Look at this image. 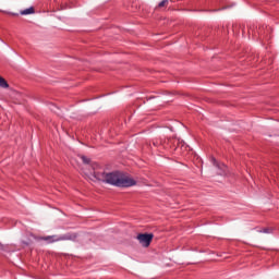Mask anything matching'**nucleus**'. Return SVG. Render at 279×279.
Masks as SVG:
<instances>
[{
    "label": "nucleus",
    "mask_w": 279,
    "mask_h": 279,
    "mask_svg": "<svg viewBox=\"0 0 279 279\" xmlns=\"http://www.w3.org/2000/svg\"><path fill=\"white\" fill-rule=\"evenodd\" d=\"M77 239V233H66L64 235H46L40 236L39 241H46V243H58L60 241H75Z\"/></svg>",
    "instance_id": "nucleus-2"
},
{
    "label": "nucleus",
    "mask_w": 279,
    "mask_h": 279,
    "mask_svg": "<svg viewBox=\"0 0 279 279\" xmlns=\"http://www.w3.org/2000/svg\"><path fill=\"white\" fill-rule=\"evenodd\" d=\"M211 161L214 162V165L217 163V159H215V158H211Z\"/></svg>",
    "instance_id": "nucleus-10"
},
{
    "label": "nucleus",
    "mask_w": 279,
    "mask_h": 279,
    "mask_svg": "<svg viewBox=\"0 0 279 279\" xmlns=\"http://www.w3.org/2000/svg\"><path fill=\"white\" fill-rule=\"evenodd\" d=\"M169 5V0H162L159 2L158 8H167Z\"/></svg>",
    "instance_id": "nucleus-7"
},
{
    "label": "nucleus",
    "mask_w": 279,
    "mask_h": 279,
    "mask_svg": "<svg viewBox=\"0 0 279 279\" xmlns=\"http://www.w3.org/2000/svg\"><path fill=\"white\" fill-rule=\"evenodd\" d=\"M35 10H34V7H31L28 9H25L23 11H21V14L22 15H27V14H34Z\"/></svg>",
    "instance_id": "nucleus-6"
},
{
    "label": "nucleus",
    "mask_w": 279,
    "mask_h": 279,
    "mask_svg": "<svg viewBox=\"0 0 279 279\" xmlns=\"http://www.w3.org/2000/svg\"><path fill=\"white\" fill-rule=\"evenodd\" d=\"M93 169H94L93 177L95 179H97L98 182H105L106 175L108 173H106V171H104V168L99 167V165H97V163H94Z\"/></svg>",
    "instance_id": "nucleus-4"
},
{
    "label": "nucleus",
    "mask_w": 279,
    "mask_h": 279,
    "mask_svg": "<svg viewBox=\"0 0 279 279\" xmlns=\"http://www.w3.org/2000/svg\"><path fill=\"white\" fill-rule=\"evenodd\" d=\"M106 184H110L111 186H118L120 189H128L130 186H136V180L132 179V177H128L123 174V172L114 171L109 172L105 177Z\"/></svg>",
    "instance_id": "nucleus-1"
},
{
    "label": "nucleus",
    "mask_w": 279,
    "mask_h": 279,
    "mask_svg": "<svg viewBox=\"0 0 279 279\" xmlns=\"http://www.w3.org/2000/svg\"><path fill=\"white\" fill-rule=\"evenodd\" d=\"M264 232H265L266 234H269V233L271 232V229H264Z\"/></svg>",
    "instance_id": "nucleus-9"
},
{
    "label": "nucleus",
    "mask_w": 279,
    "mask_h": 279,
    "mask_svg": "<svg viewBox=\"0 0 279 279\" xmlns=\"http://www.w3.org/2000/svg\"><path fill=\"white\" fill-rule=\"evenodd\" d=\"M136 239L142 244V247H149L151 241H154V233H140Z\"/></svg>",
    "instance_id": "nucleus-3"
},
{
    "label": "nucleus",
    "mask_w": 279,
    "mask_h": 279,
    "mask_svg": "<svg viewBox=\"0 0 279 279\" xmlns=\"http://www.w3.org/2000/svg\"><path fill=\"white\" fill-rule=\"evenodd\" d=\"M81 160H83L84 165H90V158L86 156H81Z\"/></svg>",
    "instance_id": "nucleus-8"
},
{
    "label": "nucleus",
    "mask_w": 279,
    "mask_h": 279,
    "mask_svg": "<svg viewBox=\"0 0 279 279\" xmlns=\"http://www.w3.org/2000/svg\"><path fill=\"white\" fill-rule=\"evenodd\" d=\"M0 88H10V84L2 76H0Z\"/></svg>",
    "instance_id": "nucleus-5"
}]
</instances>
